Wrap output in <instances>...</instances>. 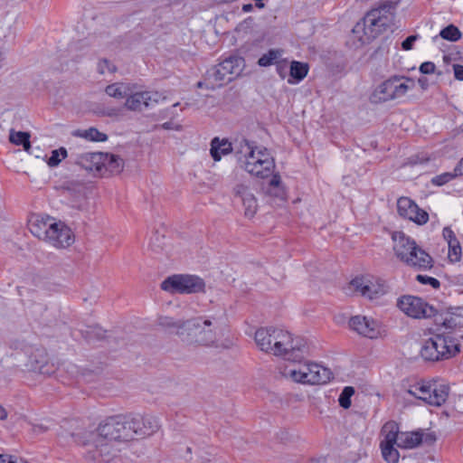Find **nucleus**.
I'll return each mask as SVG.
<instances>
[{"instance_id": "obj_59", "label": "nucleus", "mask_w": 463, "mask_h": 463, "mask_svg": "<svg viewBox=\"0 0 463 463\" xmlns=\"http://www.w3.org/2000/svg\"><path fill=\"white\" fill-rule=\"evenodd\" d=\"M103 335H104V332H102V333H98V336H99V338H102V337L104 336Z\"/></svg>"}, {"instance_id": "obj_56", "label": "nucleus", "mask_w": 463, "mask_h": 463, "mask_svg": "<svg viewBox=\"0 0 463 463\" xmlns=\"http://www.w3.org/2000/svg\"><path fill=\"white\" fill-rule=\"evenodd\" d=\"M256 1V4L255 5L258 7V8H262L264 7V4L262 3L263 0H255Z\"/></svg>"}, {"instance_id": "obj_47", "label": "nucleus", "mask_w": 463, "mask_h": 463, "mask_svg": "<svg viewBox=\"0 0 463 463\" xmlns=\"http://www.w3.org/2000/svg\"><path fill=\"white\" fill-rule=\"evenodd\" d=\"M418 35L417 34H414V35H410L409 37H407L402 43V48L404 50V51H410L412 49L413 47V43H415V41L418 39Z\"/></svg>"}, {"instance_id": "obj_4", "label": "nucleus", "mask_w": 463, "mask_h": 463, "mask_svg": "<svg viewBox=\"0 0 463 463\" xmlns=\"http://www.w3.org/2000/svg\"><path fill=\"white\" fill-rule=\"evenodd\" d=\"M179 337L187 345L213 346L217 342L218 323L215 318L197 317L184 322Z\"/></svg>"}, {"instance_id": "obj_42", "label": "nucleus", "mask_w": 463, "mask_h": 463, "mask_svg": "<svg viewBox=\"0 0 463 463\" xmlns=\"http://www.w3.org/2000/svg\"><path fill=\"white\" fill-rule=\"evenodd\" d=\"M416 280L422 285H430L432 288H439L440 287V282L439 279L419 274L416 276Z\"/></svg>"}, {"instance_id": "obj_58", "label": "nucleus", "mask_w": 463, "mask_h": 463, "mask_svg": "<svg viewBox=\"0 0 463 463\" xmlns=\"http://www.w3.org/2000/svg\"><path fill=\"white\" fill-rule=\"evenodd\" d=\"M108 116L111 117L113 115H116V109H110L108 113H107Z\"/></svg>"}, {"instance_id": "obj_3", "label": "nucleus", "mask_w": 463, "mask_h": 463, "mask_svg": "<svg viewBox=\"0 0 463 463\" xmlns=\"http://www.w3.org/2000/svg\"><path fill=\"white\" fill-rule=\"evenodd\" d=\"M392 239L394 254L404 265L415 270H427L433 267L432 257L404 232H394Z\"/></svg>"}, {"instance_id": "obj_37", "label": "nucleus", "mask_w": 463, "mask_h": 463, "mask_svg": "<svg viewBox=\"0 0 463 463\" xmlns=\"http://www.w3.org/2000/svg\"><path fill=\"white\" fill-rule=\"evenodd\" d=\"M439 36L447 41L457 42L460 40L462 33L457 26L449 24L440 31Z\"/></svg>"}, {"instance_id": "obj_34", "label": "nucleus", "mask_w": 463, "mask_h": 463, "mask_svg": "<svg viewBox=\"0 0 463 463\" xmlns=\"http://www.w3.org/2000/svg\"><path fill=\"white\" fill-rule=\"evenodd\" d=\"M282 52L280 49H270L259 59L258 64L261 67L276 64L281 58Z\"/></svg>"}, {"instance_id": "obj_12", "label": "nucleus", "mask_w": 463, "mask_h": 463, "mask_svg": "<svg viewBox=\"0 0 463 463\" xmlns=\"http://www.w3.org/2000/svg\"><path fill=\"white\" fill-rule=\"evenodd\" d=\"M245 170L251 175L267 178L274 175L275 161L266 147H260L244 164Z\"/></svg>"}, {"instance_id": "obj_11", "label": "nucleus", "mask_w": 463, "mask_h": 463, "mask_svg": "<svg viewBox=\"0 0 463 463\" xmlns=\"http://www.w3.org/2000/svg\"><path fill=\"white\" fill-rule=\"evenodd\" d=\"M128 430L130 431V441L136 438L150 437L161 427L159 420L153 415L126 414Z\"/></svg>"}, {"instance_id": "obj_18", "label": "nucleus", "mask_w": 463, "mask_h": 463, "mask_svg": "<svg viewBox=\"0 0 463 463\" xmlns=\"http://www.w3.org/2000/svg\"><path fill=\"white\" fill-rule=\"evenodd\" d=\"M399 214L419 225L425 224L429 221V214L420 209L414 201L409 197H401L397 202Z\"/></svg>"}, {"instance_id": "obj_40", "label": "nucleus", "mask_w": 463, "mask_h": 463, "mask_svg": "<svg viewBox=\"0 0 463 463\" xmlns=\"http://www.w3.org/2000/svg\"><path fill=\"white\" fill-rule=\"evenodd\" d=\"M449 245L448 258L451 262H458L461 259V246L458 241H454Z\"/></svg>"}, {"instance_id": "obj_33", "label": "nucleus", "mask_w": 463, "mask_h": 463, "mask_svg": "<svg viewBox=\"0 0 463 463\" xmlns=\"http://www.w3.org/2000/svg\"><path fill=\"white\" fill-rule=\"evenodd\" d=\"M308 72V65L304 62L293 61L290 63L289 74L295 80L294 82L302 80Z\"/></svg>"}, {"instance_id": "obj_20", "label": "nucleus", "mask_w": 463, "mask_h": 463, "mask_svg": "<svg viewBox=\"0 0 463 463\" xmlns=\"http://www.w3.org/2000/svg\"><path fill=\"white\" fill-rule=\"evenodd\" d=\"M349 326L359 335L369 338H376L379 335L377 322L364 316H354L351 317Z\"/></svg>"}, {"instance_id": "obj_45", "label": "nucleus", "mask_w": 463, "mask_h": 463, "mask_svg": "<svg viewBox=\"0 0 463 463\" xmlns=\"http://www.w3.org/2000/svg\"><path fill=\"white\" fill-rule=\"evenodd\" d=\"M442 235L448 244L452 243L454 241H458L450 227H445L442 231Z\"/></svg>"}, {"instance_id": "obj_1", "label": "nucleus", "mask_w": 463, "mask_h": 463, "mask_svg": "<svg viewBox=\"0 0 463 463\" xmlns=\"http://www.w3.org/2000/svg\"><path fill=\"white\" fill-rule=\"evenodd\" d=\"M129 433L126 414H118L107 417L94 430L80 428L72 431L71 436L75 443L91 448L98 452L99 457L103 458L110 454L113 443L129 442Z\"/></svg>"}, {"instance_id": "obj_14", "label": "nucleus", "mask_w": 463, "mask_h": 463, "mask_svg": "<svg viewBox=\"0 0 463 463\" xmlns=\"http://www.w3.org/2000/svg\"><path fill=\"white\" fill-rule=\"evenodd\" d=\"M397 307L412 318H429L435 317L437 310L421 298L411 295L402 296L397 300Z\"/></svg>"}, {"instance_id": "obj_29", "label": "nucleus", "mask_w": 463, "mask_h": 463, "mask_svg": "<svg viewBox=\"0 0 463 463\" xmlns=\"http://www.w3.org/2000/svg\"><path fill=\"white\" fill-rule=\"evenodd\" d=\"M131 84L123 83V82H116L110 85H108L105 89V92L112 98L115 99H124L130 93Z\"/></svg>"}, {"instance_id": "obj_23", "label": "nucleus", "mask_w": 463, "mask_h": 463, "mask_svg": "<svg viewBox=\"0 0 463 463\" xmlns=\"http://www.w3.org/2000/svg\"><path fill=\"white\" fill-rule=\"evenodd\" d=\"M400 435L401 431L398 423L393 420L387 421L381 429L380 444H396L398 447Z\"/></svg>"}, {"instance_id": "obj_13", "label": "nucleus", "mask_w": 463, "mask_h": 463, "mask_svg": "<svg viewBox=\"0 0 463 463\" xmlns=\"http://www.w3.org/2000/svg\"><path fill=\"white\" fill-rule=\"evenodd\" d=\"M349 287L355 293L370 300L381 298L388 290L383 280L369 276L354 278L351 280Z\"/></svg>"}, {"instance_id": "obj_27", "label": "nucleus", "mask_w": 463, "mask_h": 463, "mask_svg": "<svg viewBox=\"0 0 463 463\" xmlns=\"http://www.w3.org/2000/svg\"><path fill=\"white\" fill-rule=\"evenodd\" d=\"M233 146V152L237 155H241L239 159H241V156L245 158V162H248V159L254 156V154L258 151L260 147L253 146L250 141L245 138H242L240 141H236Z\"/></svg>"}, {"instance_id": "obj_31", "label": "nucleus", "mask_w": 463, "mask_h": 463, "mask_svg": "<svg viewBox=\"0 0 463 463\" xmlns=\"http://www.w3.org/2000/svg\"><path fill=\"white\" fill-rule=\"evenodd\" d=\"M9 141L16 146H23L24 149L30 153L31 143L28 132L10 130Z\"/></svg>"}, {"instance_id": "obj_51", "label": "nucleus", "mask_w": 463, "mask_h": 463, "mask_svg": "<svg viewBox=\"0 0 463 463\" xmlns=\"http://www.w3.org/2000/svg\"><path fill=\"white\" fill-rule=\"evenodd\" d=\"M418 83L421 87L422 90H427L429 87V80L425 77H420L418 79Z\"/></svg>"}, {"instance_id": "obj_43", "label": "nucleus", "mask_w": 463, "mask_h": 463, "mask_svg": "<svg viewBox=\"0 0 463 463\" xmlns=\"http://www.w3.org/2000/svg\"><path fill=\"white\" fill-rule=\"evenodd\" d=\"M98 71L100 74H105L106 72H115L117 68L114 64H112L109 60L102 59L98 63Z\"/></svg>"}, {"instance_id": "obj_10", "label": "nucleus", "mask_w": 463, "mask_h": 463, "mask_svg": "<svg viewBox=\"0 0 463 463\" xmlns=\"http://www.w3.org/2000/svg\"><path fill=\"white\" fill-rule=\"evenodd\" d=\"M244 66V60L238 56L226 58L219 64L212 67L207 71L213 78L217 88L224 86L238 76Z\"/></svg>"}, {"instance_id": "obj_44", "label": "nucleus", "mask_w": 463, "mask_h": 463, "mask_svg": "<svg viewBox=\"0 0 463 463\" xmlns=\"http://www.w3.org/2000/svg\"><path fill=\"white\" fill-rule=\"evenodd\" d=\"M196 87L198 89L205 88L211 90H214L217 89L215 83H213V78H211L208 71H206L203 80L197 82Z\"/></svg>"}, {"instance_id": "obj_28", "label": "nucleus", "mask_w": 463, "mask_h": 463, "mask_svg": "<svg viewBox=\"0 0 463 463\" xmlns=\"http://www.w3.org/2000/svg\"><path fill=\"white\" fill-rule=\"evenodd\" d=\"M102 169L109 170L111 174H119L124 167V160L113 154H103Z\"/></svg>"}, {"instance_id": "obj_26", "label": "nucleus", "mask_w": 463, "mask_h": 463, "mask_svg": "<svg viewBox=\"0 0 463 463\" xmlns=\"http://www.w3.org/2000/svg\"><path fill=\"white\" fill-rule=\"evenodd\" d=\"M395 9V4L392 1H385L379 5L377 7L368 11V14H373L374 17L384 20L385 23L390 24L393 17V10Z\"/></svg>"}, {"instance_id": "obj_52", "label": "nucleus", "mask_w": 463, "mask_h": 463, "mask_svg": "<svg viewBox=\"0 0 463 463\" xmlns=\"http://www.w3.org/2000/svg\"><path fill=\"white\" fill-rule=\"evenodd\" d=\"M456 175H463V158L456 166Z\"/></svg>"}, {"instance_id": "obj_49", "label": "nucleus", "mask_w": 463, "mask_h": 463, "mask_svg": "<svg viewBox=\"0 0 463 463\" xmlns=\"http://www.w3.org/2000/svg\"><path fill=\"white\" fill-rule=\"evenodd\" d=\"M454 76L458 80H463V65L454 64L453 65Z\"/></svg>"}, {"instance_id": "obj_21", "label": "nucleus", "mask_w": 463, "mask_h": 463, "mask_svg": "<svg viewBox=\"0 0 463 463\" xmlns=\"http://www.w3.org/2000/svg\"><path fill=\"white\" fill-rule=\"evenodd\" d=\"M53 220L49 215H33L28 222L29 230L34 237L45 241Z\"/></svg>"}, {"instance_id": "obj_9", "label": "nucleus", "mask_w": 463, "mask_h": 463, "mask_svg": "<svg viewBox=\"0 0 463 463\" xmlns=\"http://www.w3.org/2000/svg\"><path fill=\"white\" fill-rule=\"evenodd\" d=\"M161 288L171 294H194L204 292L205 283L195 275L176 274L166 278L161 283Z\"/></svg>"}, {"instance_id": "obj_55", "label": "nucleus", "mask_w": 463, "mask_h": 463, "mask_svg": "<svg viewBox=\"0 0 463 463\" xmlns=\"http://www.w3.org/2000/svg\"><path fill=\"white\" fill-rule=\"evenodd\" d=\"M252 8H253V6H252L251 4H246V5H242V11L245 12V13H248V12L251 11Z\"/></svg>"}, {"instance_id": "obj_39", "label": "nucleus", "mask_w": 463, "mask_h": 463, "mask_svg": "<svg viewBox=\"0 0 463 463\" xmlns=\"http://www.w3.org/2000/svg\"><path fill=\"white\" fill-rule=\"evenodd\" d=\"M67 150L64 147H60L52 151V156L49 157L47 164L51 167L57 166L61 161L67 157Z\"/></svg>"}, {"instance_id": "obj_41", "label": "nucleus", "mask_w": 463, "mask_h": 463, "mask_svg": "<svg viewBox=\"0 0 463 463\" xmlns=\"http://www.w3.org/2000/svg\"><path fill=\"white\" fill-rule=\"evenodd\" d=\"M458 175H456V168L454 169V173H443L441 175H436L432 178L431 183L435 185L440 186L443 185L452 179H454Z\"/></svg>"}, {"instance_id": "obj_50", "label": "nucleus", "mask_w": 463, "mask_h": 463, "mask_svg": "<svg viewBox=\"0 0 463 463\" xmlns=\"http://www.w3.org/2000/svg\"><path fill=\"white\" fill-rule=\"evenodd\" d=\"M49 428H50L49 426L40 423V424H33L32 430L34 433L40 434V433L46 432L49 430Z\"/></svg>"}, {"instance_id": "obj_24", "label": "nucleus", "mask_w": 463, "mask_h": 463, "mask_svg": "<svg viewBox=\"0 0 463 463\" xmlns=\"http://www.w3.org/2000/svg\"><path fill=\"white\" fill-rule=\"evenodd\" d=\"M233 146L228 139L214 137L211 141L210 154L214 161H220L222 156L233 152Z\"/></svg>"}, {"instance_id": "obj_16", "label": "nucleus", "mask_w": 463, "mask_h": 463, "mask_svg": "<svg viewBox=\"0 0 463 463\" xmlns=\"http://www.w3.org/2000/svg\"><path fill=\"white\" fill-rule=\"evenodd\" d=\"M45 242L57 249H65L74 242V234L63 222L54 219Z\"/></svg>"}, {"instance_id": "obj_38", "label": "nucleus", "mask_w": 463, "mask_h": 463, "mask_svg": "<svg viewBox=\"0 0 463 463\" xmlns=\"http://www.w3.org/2000/svg\"><path fill=\"white\" fill-rule=\"evenodd\" d=\"M354 393V389L352 386H346L343 389L339 395L338 402L344 409H348L351 406V397Z\"/></svg>"}, {"instance_id": "obj_36", "label": "nucleus", "mask_w": 463, "mask_h": 463, "mask_svg": "<svg viewBox=\"0 0 463 463\" xmlns=\"http://www.w3.org/2000/svg\"><path fill=\"white\" fill-rule=\"evenodd\" d=\"M396 444H380L382 456L387 463H398L400 453L394 447Z\"/></svg>"}, {"instance_id": "obj_7", "label": "nucleus", "mask_w": 463, "mask_h": 463, "mask_svg": "<svg viewBox=\"0 0 463 463\" xmlns=\"http://www.w3.org/2000/svg\"><path fill=\"white\" fill-rule=\"evenodd\" d=\"M449 391V386L445 384L419 381L409 384L405 392L429 405L440 406L447 401Z\"/></svg>"}, {"instance_id": "obj_8", "label": "nucleus", "mask_w": 463, "mask_h": 463, "mask_svg": "<svg viewBox=\"0 0 463 463\" xmlns=\"http://www.w3.org/2000/svg\"><path fill=\"white\" fill-rule=\"evenodd\" d=\"M301 359L298 368L288 371L289 377L296 383L305 384H324L332 378L331 371L316 363L305 362Z\"/></svg>"}, {"instance_id": "obj_15", "label": "nucleus", "mask_w": 463, "mask_h": 463, "mask_svg": "<svg viewBox=\"0 0 463 463\" xmlns=\"http://www.w3.org/2000/svg\"><path fill=\"white\" fill-rule=\"evenodd\" d=\"M165 96L158 91H133V86L130 88V93L126 98L125 107L131 111H143L154 107L160 101L165 100Z\"/></svg>"}, {"instance_id": "obj_25", "label": "nucleus", "mask_w": 463, "mask_h": 463, "mask_svg": "<svg viewBox=\"0 0 463 463\" xmlns=\"http://www.w3.org/2000/svg\"><path fill=\"white\" fill-rule=\"evenodd\" d=\"M423 439V432L417 431H405L400 435V441L398 448L411 449L421 444Z\"/></svg>"}, {"instance_id": "obj_30", "label": "nucleus", "mask_w": 463, "mask_h": 463, "mask_svg": "<svg viewBox=\"0 0 463 463\" xmlns=\"http://www.w3.org/2000/svg\"><path fill=\"white\" fill-rule=\"evenodd\" d=\"M267 193L270 196L284 199L286 193L284 187L281 185V178L279 174L276 173L271 175V179L269 183Z\"/></svg>"}, {"instance_id": "obj_19", "label": "nucleus", "mask_w": 463, "mask_h": 463, "mask_svg": "<svg viewBox=\"0 0 463 463\" xmlns=\"http://www.w3.org/2000/svg\"><path fill=\"white\" fill-rule=\"evenodd\" d=\"M386 27H388V24L384 20L374 17L373 14L366 13L363 21L356 24L354 32L363 31L365 37L364 40L371 41L382 33Z\"/></svg>"}, {"instance_id": "obj_6", "label": "nucleus", "mask_w": 463, "mask_h": 463, "mask_svg": "<svg viewBox=\"0 0 463 463\" xmlns=\"http://www.w3.org/2000/svg\"><path fill=\"white\" fill-rule=\"evenodd\" d=\"M414 81L412 79L393 75L379 84L370 96L372 103L379 104L399 99L412 89Z\"/></svg>"}, {"instance_id": "obj_54", "label": "nucleus", "mask_w": 463, "mask_h": 463, "mask_svg": "<svg viewBox=\"0 0 463 463\" xmlns=\"http://www.w3.org/2000/svg\"><path fill=\"white\" fill-rule=\"evenodd\" d=\"M7 417V413L4 407L0 404V420H5Z\"/></svg>"}, {"instance_id": "obj_2", "label": "nucleus", "mask_w": 463, "mask_h": 463, "mask_svg": "<svg viewBox=\"0 0 463 463\" xmlns=\"http://www.w3.org/2000/svg\"><path fill=\"white\" fill-rule=\"evenodd\" d=\"M259 348L291 362H300L308 354L307 342L301 337L277 327H261L255 333Z\"/></svg>"}, {"instance_id": "obj_46", "label": "nucleus", "mask_w": 463, "mask_h": 463, "mask_svg": "<svg viewBox=\"0 0 463 463\" xmlns=\"http://www.w3.org/2000/svg\"><path fill=\"white\" fill-rule=\"evenodd\" d=\"M436 66L431 61H425L420 66V71L422 74H430L435 72Z\"/></svg>"}, {"instance_id": "obj_22", "label": "nucleus", "mask_w": 463, "mask_h": 463, "mask_svg": "<svg viewBox=\"0 0 463 463\" xmlns=\"http://www.w3.org/2000/svg\"><path fill=\"white\" fill-rule=\"evenodd\" d=\"M103 153L87 152L77 156L75 163L88 171L102 172Z\"/></svg>"}, {"instance_id": "obj_60", "label": "nucleus", "mask_w": 463, "mask_h": 463, "mask_svg": "<svg viewBox=\"0 0 463 463\" xmlns=\"http://www.w3.org/2000/svg\"><path fill=\"white\" fill-rule=\"evenodd\" d=\"M178 105H179V103L177 102V103L174 104V107H178Z\"/></svg>"}, {"instance_id": "obj_48", "label": "nucleus", "mask_w": 463, "mask_h": 463, "mask_svg": "<svg viewBox=\"0 0 463 463\" xmlns=\"http://www.w3.org/2000/svg\"><path fill=\"white\" fill-rule=\"evenodd\" d=\"M276 69H277V72L279 73V75L284 79L287 75V71H288V65H287V62L286 61H279L277 63H276Z\"/></svg>"}, {"instance_id": "obj_57", "label": "nucleus", "mask_w": 463, "mask_h": 463, "mask_svg": "<svg viewBox=\"0 0 463 463\" xmlns=\"http://www.w3.org/2000/svg\"><path fill=\"white\" fill-rule=\"evenodd\" d=\"M162 128H165V129H170L171 128V123L170 122H165L162 125Z\"/></svg>"}, {"instance_id": "obj_53", "label": "nucleus", "mask_w": 463, "mask_h": 463, "mask_svg": "<svg viewBox=\"0 0 463 463\" xmlns=\"http://www.w3.org/2000/svg\"><path fill=\"white\" fill-rule=\"evenodd\" d=\"M452 318L451 319H444L443 322H442V325L445 326V327H448V328H452L453 326H456L455 323H452Z\"/></svg>"}, {"instance_id": "obj_35", "label": "nucleus", "mask_w": 463, "mask_h": 463, "mask_svg": "<svg viewBox=\"0 0 463 463\" xmlns=\"http://www.w3.org/2000/svg\"><path fill=\"white\" fill-rule=\"evenodd\" d=\"M184 322L182 320H175L170 317H160L158 318V325L165 329L175 331L176 335H179V332L184 328Z\"/></svg>"}, {"instance_id": "obj_17", "label": "nucleus", "mask_w": 463, "mask_h": 463, "mask_svg": "<svg viewBox=\"0 0 463 463\" xmlns=\"http://www.w3.org/2000/svg\"><path fill=\"white\" fill-rule=\"evenodd\" d=\"M234 198L239 200L243 207V214L246 218H252L258 211V201L251 188L244 184H236L232 189Z\"/></svg>"}, {"instance_id": "obj_32", "label": "nucleus", "mask_w": 463, "mask_h": 463, "mask_svg": "<svg viewBox=\"0 0 463 463\" xmlns=\"http://www.w3.org/2000/svg\"><path fill=\"white\" fill-rule=\"evenodd\" d=\"M74 136L96 142H104L108 139L107 134L99 131L95 128H90L85 130H77L75 131Z\"/></svg>"}, {"instance_id": "obj_5", "label": "nucleus", "mask_w": 463, "mask_h": 463, "mask_svg": "<svg viewBox=\"0 0 463 463\" xmlns=\"http://www.w3.org/2000/svg\"><path fill=\"white\" fill-rule=\"evenodd\" d=\"M459 344L449 335L437 334L427 339L420 349L426 361L438 362L449 359L459 353Z\"/></svg>"}]
</instances>
